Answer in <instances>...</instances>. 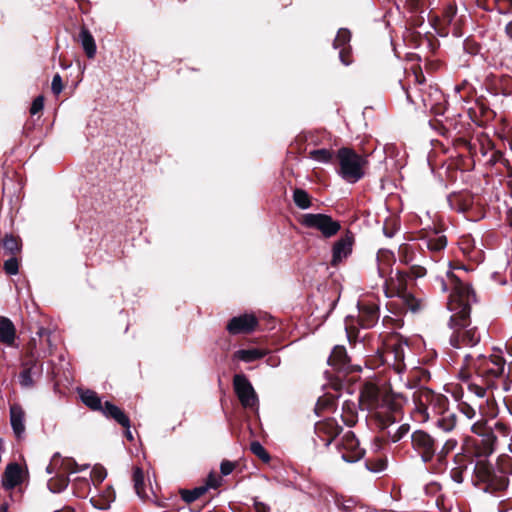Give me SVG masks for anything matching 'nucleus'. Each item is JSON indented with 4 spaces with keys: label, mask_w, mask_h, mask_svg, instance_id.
<instances>
[{
    "label": "nucleus",
    "mask_w": 512,
    "mask_h": 512,
    "mask_svg": "<svg viewBox=\"0 0 512 512\" xmlns=\"http://www.w3.org/2000/svg\"><path fill=\"white\" fill-rule=\"evenodd\" d=\"M435 285L443 293L450 292L447 307L451 312L449 327L452 334L449 343L454 348L474 347L481 339L476 327L470 325L471 304L476 301L469 284L462 282L451 270L446 277H437Z\"/></svg>",
    "instance_id": "f257e3e1"
},
{
    "label": "nucleus",
    "mask_w": 512,
    "mask_h": 512,
    "mask_svg": "<svg viewBox=\"0 0 512 512\" xmlns=\"http://www.w3.org/2000/svg\"><path fill=\"white\" fill-rule=\"evenodd\" d=\"M360 400L382 429L401 419V404L391 394L372 383L363 387Z\"/></svg>",
    "instance_id": "f03ea898"
},
{
    "label": "nucleus",
    "mask_w": 512,
    "mask_h": 512,
    "mask_svg": "<svg viewBox=\"0 0 512 512\" xmlns=\"http://www.w3.org/2000/svg\"><path fill=\"white\" fill-rule=\"evenodd\" d=\"M505 359L500 355H492L489 358L482 354H467L464 357L466 370H473L477 378L488 388H498V381L505 377Z\"/></svg>",
    "instance_id": "7ed1b4c3"
},
{
    "label": "nucleus",
    "mask_w": 512,
    "mask_h": 512,
    "mask_svg": "<svg viewBox=\"0 0 512 512\" xmlns=\"http://www.w3.org/2000/svg\"><path fill=\"white\" fill-rule=\"evenodd\" d=\"M471 481L474 486L489 493L503 491L509 484L508 477L499 474L498 470L486 459L476 461Z\"/></svg>",
    "instance_id": "20e7f679"
},
{
    "label": "nucleus",
    "mask_w": 512,
    "mask_h": 512,
    "mask_svg": "<svg viewBox=\"0 0 512 512\" xmlns=\"http://www.w3.org/2000/svg\"><path fill=\"white\" fill-rule=\"evenodd\" d=\"M338 174L348 183H356L365 175L368 165L367 156L356 153L353 149L342 147L337 151Z\"/></svg>",
    "instance_id": "39448f33"
},
{
    "label": "nucleus",
    "mask_w": 512,
    "mask_h": 512,
    "mask_svg": "<svg viewBox=\"0 0 512 512\" xmlns=\"http://www.w3.org/2000/svg\"><path fill=\"white\" fill-rule=\"evenodd\" d=\"M471 432L480 437L479 443H476V455L478 457H488L496 448L497 436L493 432V427L490 426L488 420L481 418L474 422L471 427Z\"/></svg>",
    "instance_id": "423d86ee"
},
{
    "label": "nucleus",
    "mask_w": 512,
    "mask_h": 512,
    "mask_svg": "<svg viewBox=\"0 0 512 512\" xmlns=\"http://www.w3.org/2000/svg\"><path fill=\"white\" fill-rule=\"evenodd\" d=\"M300 223L311 229H316L321 232L325 238H330L338 233L341 226L336 220L326 214H303L300 218Z\"/></svg>",
    "instance_id": "0eeeda50"
},
{
    "label": "nucleus",
    "mask_w": 512,
    "mask_h": 512,
    "mask_svg": "<svg viewBox=\"0 0 512 512\" xmlns=\"http://www.w3.org/2000/svg\"><path fill=\"white\" fill-rule=\"evenodd\" d=\"M411 445L424 463L432 461L438 448L436 440L424 430H416L411 434Z\"/></svg>",
    "instance_id": "6e6552de"
},
{
    "label": "nucleus",
    "mask_w": 512,
    "mask_h": 512,
    "mask_svg": "<svg viewBox=\"0 0 512 512\" xmlns=\"http://www.w3.org/2000/svg\"><path fill=\"white\" fill-rule=\"evenodd\" d=\"M337 449L341 454V458L348 463L359 461L365 454V450L360 447L358 439L351 431L346 432L342 436L337 444Z\"/></svg>",
    "instance_id": "1a4fd4ad"
},
{
    "label": "nucleus",
    "mask_w": 512,
    "mask_h": 512,
    "mask_svg": "<svg viewBox=\"0 0 512 512\" xmlns=\"http://www.w3.org/2000/svg\"><path fill=\"white\" fill-rule=\"evenodd\" d=\"M235 393L244 408H255L258 403L257 394L244 374H236L233 378Z\"/></svg>",
    "instance_id": "9d476101"
},
{
    "label": "nucleus",
    "mask_w": 512,
    "mask_h": 512,
    "mask_svg": "<svg viewBox=\"0 0 512 512\" xmlns=\"http://www.w3.org/2000/svg\"><path fill=\"white\" fill-rule=\"evenodd\" d=\"M341 430L342 427L334 418H327L318 421L315 424V434L322 445L325 447H328L332 443V441L339 435Z\"/></svg>",
    "instance_id": "9b49d317"
},
{
    "label": "nucleus",
    "mask_w": 512,
    "mask_h": 512,
    "mask_svg": "<svg viewBox=\"0 0 512 512\" xmlns=\"http://www.w3.org/2000/svg\"><path fill=\"white\" fill-rule=\"evenodd\" d=\"M420 92L421 101L427 110L435 115L443 114L445 97L439 88L429 86Z\"/></svg>",
    "instance_id": "f8f14e48"
},
{
    "label": "nucleus",
    "mask_w": 512,
    "mask_h": 512,
    "mask_svg": "<svg viewBox=\"0 0 512 512\" xmlns=\"http://www.w3.org/2000/svg\"><path fill=\"white\" fill-rule=\"evenodd\" d=\"M88 465H78L72 458H62L59 453H55L49 465L46 467L48 474H53L54 471L58 470L64 475L76 473L88 469Z\"/></svg>",
    "instance_id": "ddd939ff"
},
{
    "label": "nucleus",
    "mask_w": 512,
    "mask_h": 512,
    "mask_svg": "<svg viewBox=\"0 0 512 512\" xmlns=\"http://www.w3.org/2000/svg\"><path fill=\"white\" fill-rule=\"evenodd\" d=\"M379 320V307L375 302L358 303V322L362 328H371Z\"/></svg>",
    "instance_id": "4468645a"
},
{
    "label": "nucleus",
    "mask_w": 512,
    "mask_h": 512,
    "mask_svg": "<svg viewBox=\"0 0 512 512\" xmlns=\"http://www.w3.org/2000/svg\"><path fill=\"white\" fill-rule=\"evenodd\" d=\"M257 324L258 321L255 316L244 314L238 317H233L227 324V330L233 335L249 333L255 329Z\"/></svg>",
    "instance_id": "2eb2a0df"
},
{
    "label": "nucleus",
    "mask_w": 512,
    "mask_h": 512,
    "mask_svg": "<svg viewBox=\"0 0 512 512\" xmlns=\"http://www.w3.org/2000/svg\"><path fill=\"white\" fill-rule=\"evenodd\" d=\"M10 423L15 436L20 439L25 433V412L21 405L10 406Z\"/></svg>",
    "instance_id": "dca6fc26"
},
{
    "label": "nucleus",
    "mask_w": 512,
    "mask_h": 512,
    "mask_svg": "<svg viewBox=\"0 0 512 512\" xmlns=\"http://www.w3.org/2000/svg\"><path fill=\"white\" fill-rule=\"evenodd\" d=\"M353 238L350 235L340 238L333 246L332 265H337L352 252Z\"/></svg>",
    "instance_id": "f3484780"
},
{
    "label": "nucleus",
    "mask_w": 512,
    "mask_h": 512,
    "mask_svg": "<svg viewBox=\"0 0 512 512\" xmlns=\"http://www.w3.org/2000/svg\"><path fill=\"white\" fill-rule=\"evenodd\" d=\"M351 39V33L348 29L341 28L334 39L333 46L335 49H339V58L344 65H349L351 60L347 58L349 49L346 47Z\"/></svg>",
    "instance_id": "a211bd4d"
},
{
    "label": "nucleus",
    "mask_w": 512,
    "mask_h": 512,
    "mask_svg": "<svg viewBox=\"0 0 512 512\" xmlns=\"http://www.w3.org/2000/svg\"><path fill=\"white\" fill-rule=\"evenodd\" d=\"M21 473L22 471L19 464H8L2 477L3 487L7 490H11L19 485L22 481Z\"/></svg>",
    "instance_id": "6ab92c4d"
},
{
    "label": "nucleus",
    "mask_w": 512,
    "mask_h": 512,
    "mask_svg": "<svg viewBox=\"0 0 512 512\" xmlns=\"http://www.w3.org/2000/svg\"><path fill=\"white\" fill-rule=\"evenodd\" d=\"M453 462L454 466L450 470V477L455 483L461 484L464 482L465 475L468 472L469 461L465 455L456 454Z\"/></svg>",
    "instance_id": "aec40b11"
},
{
    "label": "nucleus",
    "mask_w": 512,
    "mask_h": 512,
    "mask_svg": "<svg viewBox=\"0 0 512 512\" xmlns=\"http://www.w3.org/2000/svg\"><path fill=\"white\" fill-rule=\"evenodd\" d=\"M328 363L339 372L347 373L350 370L349 359L344 347H335L328 359Z\"/></svg>",
    "instance_id": "412c9836"
},
{
    "label": "nucleus",
    "mask_w": 512,
    "mask_h": 512,
    "mask_svg": "<svg viewBox=\"0 0 512 512\" xmlns=\"http://www.w3.org/2000/svg\"><path fill=\"white\" fill-rule=\"evenodd\" d=\"M16 339V328L13 322L5 317L0 316V343L7 346H13Z\"/></svg>",
    "instance_id": "4be33fe9"
},
{
    "label": "nucleus",
    "mask_w": 512,
    "mask_h": 512,
    "mask_svg": "<svg viewBox=\"0 0 512 512\" xmlns=\"http://www.w3.org/2000/svg\"><path fill=\"white\" fill-rule=\"evenodd\" d=\"M102 412L106 417L114 419L118 424H120L124 428H130V420L128 416L116 405L107 401L104 404Z\"/></svg>",
    "instance_id": "5701e85b"
},
{
    "label": "nucleus",
    "mask_w": 512,
    "mask_h": 512,
    "mask_svg": "<svg viewBox=\"0 0 512 512\" xmlns=\"http://www.w3.org/2000/svg\"><path fill=\"white\" fill-rule=\"evenodd\" d=\"M414 402L417 411L422 415V419L426 420L429 418L428 405L427 403L434 397V394L430 390H422L414 393Z\"/></svg>",
    "instance_id": "b1692460"
},
{
    "label": "nucleus",
    "mask_w": 512,
    "mask_h": 512,
    "mask_svg": "<svg viewBox=\"0 0 512 512\" xmlns=\"http://www.w3.org/2000/svg\"><path fill=\"white\" fill-rule=\"evenodd\" d=\"M79 42L88 58H94L96 55L97 47L94 37L86 27H82L79 33Z\"/></svg>",
    "instance_id": "393cba45"
},
{
    "label": "nucleus",
    "mask_w": 512,
    "mask_h": 512,
    "mask_svg": "<svg viewBox=\"0 0 512 512\" xmlns=\"http://www.w3.org/2000/svg\"><path fill=\"white\" fill-rule=\"evenodd\" d=\"M342 421L347 426H353L357 422L358 410L357 404L353 401H344L342 404Z\"/></svg>",
    "instance_id": "a878e982"
},
{
    "label": "nucleus",
    "mask_w": 512,
    "mask_h": 512,
    "mask_svg": "<svg viewBox=\"0 0 512 512\" xmlns=\"http://www.w3.org/2000/svg\"><path fill=\"white\" fill-rule=\"evenodd\" d=\"M55 476L50 478L47 482L48 489L53 493H59L65 490L70 482L67 475L60 473L58 470L54 471Z\"/></svg>",
    "instance_id": "bb28decb"
},
{
    "label": "nucleus",
    "mask_w": 512,
    "mask_h": 512,
    "mask_svg": "<svg viewBox=\"0 0 512 512\" xmlns=\"http://www.w3.org/2000/svg\"><path fill=\"white\" fill-rule=\"evenodd\" d=\"M132 481L134 485V490L138 497L141 499L148 497L146 493L144 473L140 467H134Z\"/></svg>",
    "instance_id": "cd10ccee"
},
{
    "label": "nucleus",
    "mask_w": 512,
    "mask_h": 512,
    "mask_svg": "<svg viewBox=\"0 0 512 512\" xmlns=\"http://www.w3.org/2000/svg\"><path fill=\"white\" fill-rule=\"evenodd\" d=\"M36 367V361L31 360V363L26 362L23 370L19 374V383L22 387L29 388L34 384L32 376L35 374L34 368Z\"/></svg>",
    "instance_id": "c85d7f7f"
},
{
    "label": "nucleus",
    "mask_w": 512,
    "mask_h": 512,
    "mask_svg": "<svg viewBox=\"0 0 512 512\" xmlns=\"http://www.w3.org/2000/svg\"><path fill=\"white\" fill-rule=\"evenodd\" d=\"M266 355V351L258 349V348H251V349H241L238 350L235 353L236 358L239 360L250 363L255 360L261 359Z\"/></svg>",
    "instance_id": "c756f323"
},
{
    "label": "nucleus",
    "mask_w": 512,
    "mask_h": 512,
    "mask_svg": "<svg viewBox=\"0 0 512 512\" xmlns=\"http://www.w3.org/2000/svg\"><path fill=\"white\" fill-rule=\"evenodd\" d=\"M419 253L416 252L415 247L409 244L401 245L399 248V259L401 262L412 265L418 262Z\"/></svg>",
    "instance_id": "7c9ffc66"
},
{
    "label": "nucleus",
    "mask_w": 512,
    "mask_h": 512,
    "mask_svg": "<svg viewBox=\"0 0 512 512\" xmlns=\"http://www.w3.org/2000/svg\"><path fill=\"white\" fill-rule=\"evenodd\" d=\"M82 402L96 411H103L104 406L102 405V401L96 392L92 390H86L81 393Z\"/></svg>",
    "instance_id": "2f4dec72"
},
{
    "label": "nucleus",
    "mask_w": 512,
    "mask_h": 512,
    "mask_svg": "<svg viewBox=\"0 0 512 512\" xmlns=\"http://www.w3.org/2000/svg\"><path fill=\"white\" fill-rule=\"evenodd\" d=\"M423 244L432 253L441 252L447 245V239L444 235L434 234L432 237L426 239Z\"/></svg>",
    "instance_id": "473e14b6"
},
{
    "label": "nucleus",
    "mask_w": 512,
    "mask_h": 512,
    "mask_svg": "<svg viewBox=\"0 0 512 512\" xmlns=\"http://www.w3.org/2000/svg\"><path fill=\"white\" fill-rule=\"evenodd\" d=\"M457 425V416L455 413L446 411L437 420V426L445 432L452 431Z\"/></svg>",
    "instance_id": "72a5a7b5"
},
{
    "label": "nucleus",
    "mask_w": 512,
    "mask_h": 512,
    "mask_svg": "<svg viewBox=\"0 0 512 512\" xmlns=\"http://www.w3.org/2000/svg\"><path fill=\"white\" fill-rule=\"evenodd\" d=\"M293 201L295 205L300 209H308L311 206V198L309 194L301 188H296L293 191Z\"/></svg>",
    "instance_id": "f704fd0d"
},
{
    "label": "nucleus",
    "mask_w": 512,
    "mask_h": 512,
    "mask_svg": "<svg viewBox=\"0 0 512 512\" xmlns=\"http://www.w3.org/2000/svg\"><path fill=\"white\" fill-rule=\"evenodd\" d=\"M207 492V486H198L191 490H181V498L186 503H192Z\"/></svg>",
    "instance_id": "c9c22d12"
},
{
    "label": "nucleus",
    "mask_w": 512,
    "mask_h": 512,
    "mask_svg": "<svg viewBox=\"0 0 512 512\" xmlns=\"http://www.w3.org/2000/svg\"><path fill=\"white\" fill-rule=\"evenodd\" d=\"M309 158L319 163H330L333 159V151L321 148L309 152Z\"/></svg>",
    "instance_id": "e433bc0d"
},
{
    "label": "nucleus",
    "mask_w": 512,
    "mask_h": 512,
    "mask_svg": "<svg viewBox=\"0 0 512 512\" xmlns=\"http://www.w3.org/2000/svg\"><path fill=\"white\" fill-rule=\"evenodd\" d=\"M393 356L395 360V366L398 372H400L404 367V351L401 344L394 345L392 350L387 352V357Z\"/></svg>",
    "instance_id": "4c0bfd02"
},
{
    "label": "nucleus",
    "mask_w": 512,
    "mask_h": 512,
    "mask_svg": "<svg viewBox=\"0 0 512 512\" xmlns=\"http://www.w3.org/2000/svg\"><path fill=\"white\" fill-rule=\"evenodd\" d=\"M497 470L499 474L507 477L512 475V457L509 455H502L499 457Z\"/></svg>",
    "instance_id": "58836bf2"
},
{
    "label": "nucleus",
    "mask_w": 512,
    "mask_h": 512,
    "mask_svg": "<svg viewBox=\"0 0 512 512\" xmlns=\"http://www.w3.org/2000/svg\"><path fill=\"white\" fill-rule=\"evenodd\" d=\"M250 450L254 455H256L259 459H261L265 463H268L271 459L269 453L266 451V449L263 447V445L258 441L251 442Z\"/></svg>",
    "instance_id": "ea45409f"
},
{
    "label": "nucleus",
    "mask_w": 512,
    "mask_h": 512,
    "mask_svg": "<svg viewBox=\"0 0 512 512\" xmlns=\"http://www.w3.org/2000/svg\"><path fill=\"white\" fill-rule=\"evenodd\" d=\"M366 468L373 473H380L387 467V461L383 458H377L375 460H367L365 462Z\"/></svg>",
    "instance_id": "a19ab883"
},
{
    "label": "nucleus",
    "mask_w": 512,
    "mask_h": 512,
    "mask_svg": "<svg viewBox=\"0 0 512 512\" xmlns=\"http://www.w3.org/2000/svg\"><path fill=\"white\" fill-rule=\"evenodd\" d=\"M457 445L458 442L454 438L446 440L437 454L439 461H443L449 453L456 449Z\"/></svg>",
    "instance_id": "79ce46f5"
},
{
    "label": "nucleus",
    "mask_w": 512,
    "mask_h": 512,
    "mask_svg": "<svg viewBox=\"0 0 512 512\" xmlns=\"http://www.w3.org/2000/svg\"><path fill=\"white\" fill-rule=\"evenodd\" d=\"M410 431V425L409 424H402L400 425L395 431H389L388 435L390 440L393 443H396L403 439L406 435H408Z\"/></svg>",
    "instance_id": "37998d69"
},
{
    "label": "nucleus",
    "mask_w": 512,
    "mask_h": 512,
    "mask_svg": "<svg viewBox=\"0 0 512 512\" xmlns=\"http://www.w3.org/2000/svg\"><path fill=\"white\" fill-rule=\"evenodd\" d=\"M468 389L470 392L475 394L479 398H483L486 396V392L488 390H494L495 388H488L482 381L471 382L468 384Z\"/></svg>",
    "instance_id": "c03bdc74"
},
{
    "label": "nucleus",
    "mask_w": 512,
    "mask_h": 512,
    "mask_svg": "<svg viewBox=\"0 0 512 512\" xmlns=\"http://www.w3.org/2000/svg\"><path fill=\"white\" fill-rule=\"evenodd\" d=\"M3 246L11 254H16L20 250L18 239L13 235H6L3 239Z\"/></svg>",
    "instance_id": "a18cd8bd"
},
{
    "label": "nucleus",
    "mask_w": 512,
    "mask_h": 512,
    "mask_svg": "<svg viewBox=\"0 0 512 512\" xmlns=\"http://www.w3.org/2000/svg\"><path fill=\"white\" fill-rule=\"evenodd\" d=\"M490 426L493 427V432L496 436L499 435V436L507 437L511 432L510 426L505 424L501 420L495 421L493 424H490Z\"/></svg>",
    "instance_id": "49530a36"
},
{
    "label": "nucleus",
    "mask_w": 512,
    "mask_h": 512,
    "mask_svg": "<svg viewBox=\"0 0 512 512\" xmlns=\"http://www.w3.org/2000/svg\"><path fill=\"white\" fill-rule=\"evenodd\" d=\"M73 487H75L78 491L75 492L78 496L83 497L85 490H90L89 480L86 478H75L73 481Z\"/></svg>",
    "instance_id": "de8ad7c7"
},
{
    "label": "nucleus",
    "mask_w": 512,
    "mask_h": 512,
    "mask_svg": "<svg viewBox=\"0 0 512 512\" xmlns=\"http://www.w3.org/2000/svg\"><path fill=\"white\" fill-rule=\"evenodd\" d=\"M4 270L8 275H16L19 271L18 261L15 257H11L4 262Z\"/></svg>",
    "instance_id": "09e8293b"
},
{
    "label": "nucleus",
    "mask_w": 512,
    "mask_h": 512,
    "mask_svg": "<svg viewBox=\"0 0 512 512\" xmlns=\"http://www.w3.org/2000/svg\"><path fill=\"white\" fill-rule=\"evenodd\" d=\"M102 500H103L102 503H100V504L95 503V506L98 507L99 509L109 508L110 503L115 500L114 490L108 488L107 491L104 493Z\"/></svg>",
    "instance_id": "8fccbe9b"
},
{
    "label": "nucleus",
    "mask_w": 512,
    "mask_h": 512,
    "mask_svg": "<svg viewBox=\"0 0 512 512\" xmlns=\"http://www.w3.org/2000/svg\"><path fill=\"white\" fill-rule=\"evenodd\" d=\"M460 412L469 420H472L476 417V410L467 403H461L459 405Z\"/></svg>",
    "instance_id": "3c124183"
},
{
    "label": "nucleus",
    "mask_w": 512,
    "mask_h": 512,
    "mask_svg": "<svg viewBox=\"0 0 512 512\" xmlns=\"http://www.w3.org/2000/svg\"><path fill=\"white\" fill-rule=\"evenodd\" d=\"M51 90L55 95H59L63 90L62 78L58 73L53 76Z\"/></svg>",
    "instance_id": "603ef678"
},
{
    "label": "nucleus",
    "mask_w": 512,
    "mask_h": 512,
    "mask_svg": "<svg viewBox=\"0 0 512 512\" xmlns=\"http://www.w3.org/2000/svg\"><path fill=\"white\" fill-rule=\"evenodd\" d=\"M335 504L343 511H350L354 507V501L352 499L336 498Z\"/></svg>",
    "instance_id": "864d4df0"
},
{
    "label": "nucleus",
    "mask_w": 512,
    "mask_h": 512,
    "mask_svg": "<svg viewBox=\"0 0 512 512\" xmlns=\"http://www.w3.org/2000/svg\"><path fill=\"white\" fill-rule=\"evenodd\" d=\"M107 473L103 468H94L91 472V478L94 483H101L106 478Z\"/></svg>",
    "instance_id": "5fc2aeb1"
},
{
    "label": "nucleus",
    "mask_w": 512,
    "mask_h": 512,
    "mask_svg": "<svg viewBox=\"0 0 512 512\" xmlns=\"http://www.w3.org/2000/svg\"><path fill=\"white\" fill-rule=\"evenodd\" d=\"M221 485V478L214 473H210L206 483L203 486H207V490L210 488L216 489Z\"/></svg>",
    "instance_id": "6e6d98bb"
},
{
    "label": "nucleus",
    "mask_w": 512,
    "mask_h": 512,
    "mask_svg": "<svg viewBox=\"0 0 512 512\" xmlns=\"http://www.w3.org/2000/svg\"><path fill=\"white\" fill-rule=\"evenodd\" d=\"M43 107H44V97L40 95L33 100L31 108H30V113L32 115H35L38 112H40L43 109Z\"/></svg>",
    "instance_id": "4d7b16f0"
},
{
    "label": "nucleus",
    "mask_w": 512,
    "mask_h": 512,
    "mask_svg": "<svg viewBox=\"0 0 512 512\" xmlns=\"http://www.w3.org/2000/svg\"><path fill=\"white\" fill-rule=\"evenodd\" d=\"M235 469V463L229 460H223L220 465L221 474L227 476Z\"/></svg>",
    "instance_id": "13d9d810"
},
{
    "label": "nucleus",
    "mask_w": 512,
    "mask_h": 512,
    "mask_svg": "<svg viewBox=\"0 0 512 512\" xmlns=\"http://www.w3.org/2000/svg\"><path fill=\"white\" fill-rule=\"evenodd\" d=\"M426 268L418 262H414L412 265H411V273L416 277V278H420V277H423L425 274H426Z\"/></svg>",
    "instance_id": "bf43d9fd"
},
{
    "label": "nucleus",
    "mask_w": 512,
    "mask_h": 512,
    "mask_svg": "<svg viewBox=\"0 0 512 512\" xmlns=\"http://www.w3.org/2000/svg\"><path fill=\"white\" fill-rule=\"evenodd\" d=\"M447 200L449 202V206H450L451 209H453L455 211H458V212H464L465 211V208L462 207L459 204L458 196L450 195V196H448Z\"/></svg>",
    "instance_id": "052dcab7"
},
{
    "label": "nucleus",
    "mask_w": 512,
    "mask_h": 512,
    "mask_svg": "<svg viewBox=\"0 0 512 512\" xmlns=\"http://www.w3.org/2000/svg\"><path fill=\"white\" fill-rule=\"evenodd\" d=\"M404 298L407 302V305L411 308L412 311H416L419 307L416 299L411 294L404 295Z\"/></svg>",
    "instance_id": "680f3d73"
},
{
    "label": "nucleus",
    "mask_w": 512,
    "mask_h": 512,
    "mask_svg": "<svg viewBox=\"0 0 512 512\" xmlns=\"http://www.w3.org/2000/svg\"><path fill=\"white\" fill-rule=\"evenodd\" d=\"M254 510L255 512H269V508L265 504L260 502H256L254 504Z\"/></svg>",
    "instance_id": "e2e57ef3"
},
{
    "label": "nucleus",
    "mask_w": 512,
    "mask_h": 512,
    "mask_svg": "<svg viewBox=\"0 0 512 512\" xmlns=\"http://www.w3.org/2000/svg\"><path fill=\"white\" fill-rule=\"evenodd\" d=\"M267 364L270 365L271 367H277L279 364H280V359L276 356H270L267 360H266Z\"/></svg>",
    "instance_id": "0e129e2a"
},
{
    "label": "nucleus",
    "mask_w": 512,
    "mask_h": 512,
    "mask_svg": "<svg viewBox=\"0 0 512 512\" xmlns=\"http://www.w3.org/2000/svg\"><path fill=\"white\" fill-rule=\"evenodd\" d=\"M350 317H347L346 320H345V331H346V334H347V337L349 339L350 342H352V333L350 331Z\"/></svg>",
    "instance_id": "69168bd1"
},
{
    "label": "nucleus",
    "mask_w": 512,
    "mask_h": 512,
    "mask_svg": "<svg viewBox=\"0 0 512 512\" xmlns=\"http://www.w3.org/2000/svg\"><path fill=\"white\" fill-rule=\"evenodd\" d=\"M505 33L509 39H512V21L506 24Z\"/></svg>",
    "instance_id": "338daca9"
},
{
    "label": "nucleus",
    "mask_w": 512,
    "mask_h": 512,
    "mask_svg": "<svg viewBox=\"0 0 512 512\" xmlns=\"http://www.w3.org/2000/svg\"><path fill=\"white\" fill-rule=\"evenodd\" d=\"M507 220H508L510 226L512 227V207L507 212Z\"/></svg>",
    "instance_id": "774afa93"
}]
</instances>
